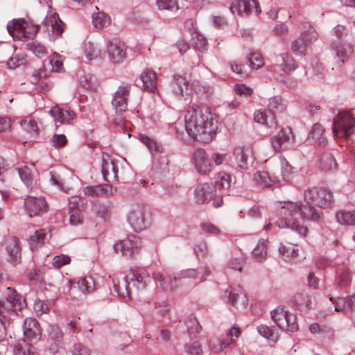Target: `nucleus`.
I'll return each instance as SVG.
<instances>
[{"label": "nucleus", "instance_id": "nucleus-60", "mask_svg": "<svg viewBox=\"0 0 355 355\" xmlns=\"http://www.w3.org/2000/svg\"><path fill=\"white\" fill-rule=\"evenodd\" d=\"M186 326L187 327V329L189 332L191 333H198L200 332V330L201 329V327L200 326V324L194 315H190L188 318V320L185 322Z\"/></svg>", "mask_w": 355, "mask_h": 355}, {"label": "nucleus", "instance_id": "nucleus-27", "mask_svg": "<svg viewBox=\"0 0 355 355\" xmlns=\"http://www.w3.org/2000/svg\"><path fill=\"white\" fill-rule=\"evenodd\" d=\"M101 171L105 180L110 182L117 178V168L109 157H103Z\"/></svg>", "mask_w": 355, "mask_h": 355}, {"label": "nucleus", "instance_id": "nucleus-32", "mask_svg": "<svg viewBox=\"0 0 355 355\" xmlns=\"http://www.w3.org/2000/svg\"><path fill=\"white\" fill-rule=\"evenodd\" d=\"M28 26V23L24 19H12L9 21L7 24V30L10 35L15 37V33L17 32L19 34L21 33L23 35H26V28Z\"/></svg>", "mask_w": 355, "mask_h": 355}, {"label": "nucleus", "instance_id": "nucleus-57", "mask_svg": "<svg viewBox=\"0 0 355 355\" xmlns=\"http://www.w3.org/2000/svg\"><path fill=\"white\" fill-rule=\"evenodd\" d=\"M20 124L22 129L30 134H35L37 131V123L34 119H25L21 121Z\"/></svg>", "mask_w": 355, "mask_h": 355}, {"label": "nucleus", "instance_id": "nucleus-8", "mask_svg": "<svg viewBox=\"0 0 355 355\" xmlns=\"http://www.w3.org/2000/svg\"><path fill=\"white\" fill-rule=\"evenodd\" d=\"M128 281L137 291H144L151 282L147 270L143 268L132 267L126 274Z\"/></svg>", "mask_w": 355, "mask_h": 355}, {"label": "nucleus", "instance_id": "nucleus-46", "mask_svg": "<svg viewBox=\"0 0 355 355\" xmlns=\"http://www.w3.org/2000/svg\"><path fill=\"white\" fill-rule=\"evenodd\" d=\"M191 43L192 46L199 51H204L207 49V42L204 35L196 32L192 34Z\"/></svg>", "mask_w": 355, "mask_h": 355}, {"label": "nucleus", "instance_id": "nucleus-21", "mask_svg": "<svg viewBox=\"0 0 355 355\" xmlns=\"http://www.w3.org/2000/svg\"><path fill=\"white\" fill-rule=\"evenodd\" d=\"M189 82L186 78L180 75H175L173 76V81L172 83L173 92L178 97H184L190 94L192 91Z\"/></svg>", "mask_w": 355, "mask_h": 355}, {"label": "nucleus", "instance_id": "nucleus-39", "mask_svg": "<svg viewBox=\"0 0 355 355\" xmlns=\"http://www.w3.org/2000/svg\"><path fill=\"white\" fill-rule=\"evenodd\" d=\"M286 110V104L281 96H275L269 99L268 110L270 114L275 116L276 112H283Z\"/></svg>", "mask_w": 355, "mask_h": 355}, {"label": "nucleus", "instance_id": "nucleus-58", "mask_svg": "<svg viewBox=\"0 0 355 355\" xmlns=\"http://www.w3.org/2000/svg\"><path fill=\"white\" fill-rule=\"evenodd\" d=\"M49 334L50 338L55 341V342H60L62 340L63 338V333L60 328L55 324H51L49 327Z\"/></svg>", "mask_w": 355, "mask_h": 355}, {"label": "nucleus", "instance_id": "nucleus-1", "mask_svg": "<svg viewBox=\"0 0 355 355\" xmlns=\"http://www.w3.org/2000/svg\"><path fill=\"white\" fill-rule=\"evenodd\" d=\"M305 205L298 202H284L281 203L279 214L282 217L276 223L280 228H288L302 236L306 235L308 229L297 219L319 221L322 218V212L313 205L320 208H329L334 203L332 193L322 188L308 189L304 191Z\"/></svg>", "mask_w": 355, "mask_h": 355}, {"label": "nucleus", "instance_id": "nucleus-34", "mask_svg": "<svg viewBox=\"0 0 355 355\" xmlns=\"http://www.w3.org/2000/svg\"><path fill=\"white\" fill-rule=\"evenodd\" d=\"M191 88L202 98H207L213 93V88L204 81H194L192 83Z\"/></svg>", "mask_w": 355, "mask_h": 355}, {"label": "nucleus", "instance_id": "nucleus-12", "mask_svg": "<svg viewBox=\"0 0 355 355\" xmlns=\"http://www.w3.org/2000/svg\"><path fill=\"white\" fill-rule=\"evenodd\" d=\"M217 196H218V194L216 192V189L214 184L210 182L198 184L194 191L196 202L199 204L207 203L211 200L215 201V199L217 198ZM214 202H213V203Z\"/></svg>", "mask_w": 355, "mask_h": 355}, {"label": "nucleus", "instance_id": "nucleus-30", "mask_svg": "<svg viewBox=\"0 0 355 355\" xmlns=\"http://www.w3.org/2000/svg\"><path fill=\"white\" fill-rule=\"evenodd\" d=\"M324 132L323 127L319 123H315L309 132L308 140L310 142L318 141V144L320 147L325 146L327 144V139L325 137H323Z\"/></svg>", "mask_w": 355, "mask_h": 355}, {"label": "nucleus", "instance_id": "nucleus-14", "mask_svg": "<svg viewBox=\"0 0 355 355\" xmlns=\"http://www.w3.org/2000/svg\"><path fill=\"white\" fill-rule=\"evenodd\" d=\"M294 137L290 128H282L270 139V144L275 151L288 148L293 143Z\"/></svg>", "mask_w": 355, "mask_h": 355}, {"label": "nucleus", "instance_id": "nucleus-29", "mask_svg": "<svg viewBox=\"0 0 355 355\" xmlns=\"http://www.w3.org/2000/svg\"><path fill=\"white\" fill-rule=\"evenodd\" d=\"M251 154L250 148L238 146L234 150V156L236 159V164L241 168L248 167V158Z\"/></svg>", "mask_w": 355, "mask_h": 355}, {"label": "nucleus", "instance_id": "nucleus-26", "mask_svg": "<svg viewBox=\"0 0 355 355\" xmlns=\"http://www.w3.org/2000/svg\"><path fill=\"white\" fill-rule=\"evenodd\" d=\"M209 275L210 270L209 267L205 266L197 270L189 268L182 270L178 275V278L180 279L184 278L200 279V282H203L205 280V277Z\"/></svg>", "mask_w": 355, "mask_h": 355}, {"label": "nucleus", "instance_id": "nucleus-17", "mask_svg": "<svg viewBox=\"0 0 355 355\" xmlns=\"http://www.w3.org/2000/svg\"><path fill=\"white\" fill-rule=\"evenodd\" d=\"M24 207L30 217L40 215L47 209V204L44 198L33 196H28L24 199Z\"/></svg>", "mask_w": 355, "mask_h": 355}, {"label": "nucleus", "instance_id": "nucleus-37", "mask_svg": "<svg viewBox=\"0 0 355 355\" xmlns=\"http://www.w3.org/2000/svg\"><path fill=\"white\" fill-rule=\"evenodd\" d=\"M257 331L261 336L273 343H276L279 340V331L275 327H268L261 324L257 327Z\"/></svg>", "mask_w": 355, "mask_h": 355}, {"label": "nucleus", "instance_id": "nucleus-51", "mask_svg": "<svg viewBox=\"0 0 355 355\" xmlns=\"http://www.w3.org/2000/svg\"><path fill=\"white\" fill-rule=\"evenodd\" d=\"M27 48L38 58H42L46 54L45 46L36 41L27 44Z\"/></svg>", "mask_w": 355, "mask_h": 355}, {"label": "nucleus", "instance_id": "nucleus-45", "mask_svg": "<svg viewBox=\"0 0 355 355\" xmlns=\"http://www.w3.org/2000/svg\"><path fill=\"white\" fill-rule=\"evenodd\" d=\"M336 217L337 221L342 225H355V211H339Z\"/></svg>", "mask_w": 355, "mask_h": 355}, {"label": "nucleus", "instance_id": "nucleus-18", "mask_svg": "<svg viewBox=\"0 0 355 355\" xmlns=\"http://www.w3.org/2000/svg\"><path fill=\"white\" fill-rule=\"evenodd\" d=\"M329 300L334 304V311L348 313L355 310V295L334 298L329 295Z\"/></svg>", "mask_w": 355, "mask_h": 355}, {"label": "nucleus", "instance_id": "nucleus-3", "mask_svg": "<svg viewBox=\"0 0 355 355\" xmlns=\"http://www.w3.org/2000/svg\"><path fill=\"white\" fill-rule=\"evenodd\" d=\"M131 87V85L122 83L114 94L112 101V105L116 112V116L113 119L114 123L121 128L126 126L128 122L124 114L127 112Z\"/></svg>", "mask_w": 355, "mask_h": 355}, {"label": "nucleus", "instance_id": "nucleus-52", "mask_svg": "<svg viewBox=\"0 0 355 355\" xmlns=\"http://www.w3.org/2000/svg\"><path fill=\"white\" fill-rule=\"evenodd\" d=\"M101 54L102 51L97 45H94L89 42L86 46L85 55L88 60H92L93 59L98 58L101 56Z\"/></svg>", "mask_w": 355, "mask_h": 355}, {"label": "nucleus", "instance_id": "nucleus-54", "mask_svg": "<svg viewBox=\"0 0 355 355\" xmlns=\"http://www.w3.org/2000/svg\"><path fill=\"white\" fill-rule=\"evenodd\" d=\"M351 282V274L348 269L342 268L338 277V285L340 287L345 288Z\"/></svg>", "mask_w": 355, "mask_h": 355}, {"label": "nucleus", "instance_id": "nucleus-42", "mask_svg": "<svg viewBox=\"0 0 355 355\" xmlns=\"http://www.w3.org/2000/svg\"><path fill=\"white\" fill-rule=\"evenodd\" d=\"M298 251L297 247L292 244L281 245L279 248V254L286 261L297 257Z\"/></svg>", "mask_w": 355, "mask_h": 355}, {"label": "nucleus", "instance_id": "nucleus-43", "mask_svg": "<svg viewBox=\"0 0 355 355\" xmlns=\"http://www.w3.org/2000/svg\"><path fill=\"white\" fill-rule=\"evenodd\" d=\"M17 171L21 180L26 187L32 188L35 184V181L31 169L28 166H24L21 168H17Z\"/></svg>", "mask_w": 355, "mask_h": 355}, {"label": "nucleus", "instance_id": "nucleus-25", "mask_svg": "<svg viewBox=\"0 0 355 355\" xmlns=\"http://www.w3.org/2000/svg\"><path fill=\"white\" fill-rule=\"evenodd\" d=\"M6 251L12 263H17L21 257L19 241L16 236L8 237L6 241Z\"/></svg>", "mask_w": 355, "mask_h": 355}, {"label": "nucleus", "instance_id": "nucleus-15", "mask_svg": "<svg viewBox=\"0 0 355 355\" xmlns=\"http://www.w3.org/2000/svg\"><path fill=\"white\" fill-rule=\"evenodd\" d=\"M193 162L197 171L202 175H206L211 171L212 164L210 158L202 148H198L193 154Z\"/></svg>", "mask_w": 355, "mask_h": 355}, {"label": "nucleus", "instance_id": "nucleus-63", "mask_svg": "<svg viewBox=\"0 0 355 355\" xmlns=\"http://www.w3.org/2000/svg\"><path fill=\"white\" fill-rule=\"evenodd\" d=\"M250 65L255 69H259L263 65L262 56L259 53H251L248 58Z\"/></svg>", "mask_w": 355, "mask_h": 355}, {"label": "nucleus", "instance_id": "nucleus-33", "mask_svg": "<svg viewBox=\"0 0 355 355\" xmlns=\"http://www.w3.org/2000/svg\"><path fill=\"white\" fill-rule=\"evenodd\" d=\"M112 203L110 200L102 202H97L94 206V211L96 216L101 218L104 220H107L111 214Z\"/></svg>", "mask_w": 355, "mask_h": 355}, {"label": "nucleus", "instance_id": "nucleus-24", "mask_svg": "<svg viewBox=\"0 0 355 355\" xmlns=\"http://www.w3.org/2000/svg\"><path fill=\"white\" fill-rule=\"evenodd\" d=\"M23 329L24 336L29 340L37 339L42 334L39 322L32 318L25 320Z\"/></svg>", "mask_w": 355, "mask_h": 355}, {"label": "nucleus", "instance_id": "nucleus-36", "mask_svg": "<svg viewBox=\"0 0 355 355\" xmlns=\"http://www.w3.org/2000/svg\"><path fill=\"white\" fill-rule=\"evenodd\" d=\"M254 180L259 186L263 187H271L275 184L277 180L275 177H272L266 171H257L254 175Z\"/></svg>", "mask_w": 355, "mask_h": 355}, {"label": "nucleus", "instance_id": "nucleus-56", "mask_svg": "<svg viewBox=\"0 0 355 355\" xmlns=\"http://www.w3.org/2000/svg\"><path fill=\"white\" fill-rule=\"evenodd\" d=\"M157 6L160 10H173L178 9L176 0H157Z\"/></svg>", "mask_w": 355, "mask_h": 355}, {"label": "nucleus", "instance_id": "nucleus-2", "mask_svg": "<svg viewBox=\"0 0 355 355\" xmlns=\"http://www.w3.org/2000/svg\"><path fill=\"white\" fill-rule=\"evenodd\" d=\"M184 121L186 131L194 140L209 143L215 137L217 121H214L208 106L202 105L190 107L184 116Z\"/></svg>", "mask_w": 355, "mask_h": 355}, {"label": "nucleus", "instance_id": "nucleus-6", "mask_svg": "<svg viewBox=\"0 0 355 355\" xmlns=\"http://www.w3.org/2000/svg\"><path fill=\"white\" fill-rule=\"evenodd\" d=\"M272 320L279 329L285 331L295 332L298 329L297 316L283 306H278L270 312Z\"/></svg>", "mask_w": 355, "mask_h": 355}, {"label": "nucleus", "instance_id": "nucleus-31", "mask_svg": "<svg viewBox=\"0 0 355 355\" xmlns=\"http://www.w3.org/2000/svg\"><path fill=\"white\" fill-rule=\"evenodd\" d=\"M269 241L266 239H260L256 247L252 251L253 258L259 262H263L267 259V248Z\"/></svg>", "mask_w": 355, "mask_h": 355}, {"label": "nucleus", "instance_id": "nucleus-62", "mask_svg": "<svg viewBox=\"0 0 355 355\" xmlns=\"http://www.w3.org/2000/svg\"><path fill=\"white\" fill-rule=\"evenodd\" d=\"M71 259L69 256L65 254H60L55 256L52 261V265L55 268H60L62 266L69 263Z\"/></svg>", "mask_w": 355, "mask_h": 355}, {"label": "nucleus", "instance_id": "nucleus-41", "mask_svg": "<svg viewBox=\"0 0 355 355\" xmlns=\"http://www.w3.org/2000/svg\"><path fill=\"white\" fill-rule=\"evenodd\" d=\"M113 287L114 291L119 296L122 297L123 298L128 297L130 293V288L129 281H128L127 277H124L123 282L121 285L119 282H116L115 279H113Z\"/></svg>", "mask_w": 355, "mask_h": 355}, {"label": "nucleus", "instance_id": "nucleus-53", "mask_svg": "<svg viewBox=\"0 0 355 355\" xmlns=\"http://www.w3.org/2000/svg\"><path fill=\"white\" fill-rule=\"evenodd\" d=\"M320 164L324 170H331L336 168V162L334 157L329 153H324L322 155Z\"/></svg>", "mask_w": 355, "mask_h": 355}, {"label": "nucleus", "instance_id": "nucleus-38", "mask_svg": "<svg viewBox=\"0 0 355 355\" xmlns=\"http://www.w3.org/2000/svg\"><path fill=\"white\" fill-rule=\"evenodd\" d=\"M233 343L232 338L220 340L218 338H211L209 343V349L213 353H219L226 348L229 345Z\"/></svg>", "mask_w": 355, "mask_h": 355}, {"label": "nucleus", "instance_id": "nucleus-59", "mask_svg": "<svg viewBox=\"0 0 355 355\" xmlns=\"http://www.w3.org/2000/svg\"><path fill=\"white\" fill-rule=\"evenodd\" d=\"M69 223L73 226H78L83 223V217L81 211L78 209L69 211Z\"/></svg>", "mask_w": 355, "mask_h": 355}, {"label": "nucleus", "instance_id": "nucleus-19", "mask_svg": "<svg viewBox=\"0 0 355 355\" xmlns=\"http://www.w3.org/2000/svg\"><path fill=\"white\" fill-rule=\"evenodd\" d=\"M330 49L332 55L339 59L342 64L349 58L353 52L352 46L349 43L341 41L332 42Z\"/></svg>", "mask_w": 355, "mask_h": 355}, {"label": "nucleus", "instance_id": "nucleus-64", "mask_svg": "<svg viewBox=\"0 0 355 355\" xmlns=\"http://www.w3.org/2000/svg\"><path fill=\"white\" fill-rule=\"evenodd\" d=\"M178 278L176 277H166L164 283L162 284V289L164 291H173L178 287L177 284Z\"/></svg>", "mask_w": 355, "mask_h": 355}, {"label": "nucleus", "instance_id": "nucleus-7", "mask_svg": "<svg viewBox=\"0 0 355 355\" xmlns=\"http://www.w3.org/2000/svg\"><path fill=\"white\" fill-rule=\"evenodd\" d=\"M141 246V239L135 235L129 236L126 239L117 241L114 245V251L122 256L132 259L139 252Z\"/></svg>", "mask_w": 355, "mask_h": 355}, {"label": "nucleus", "instance_id": "nucleus-50", "mask_svg": "<svg viewBox=\"0 0 355 355\" xmlns=\"http://www.w3.org/2000/svg\"><path fill=\"white\" fill-rule=\"evenodd\" d=\"M46 236V230L44 229L36 231L34 235L30 237V244L32 248H36L38 245L42 244Z\"/></svg>", "mask_w": 355, "mask_h": 355}, {"label": "nucleus", "instance_id": "nucleus-47", "mask_svg": "<svg viewBox=\"0 0 355 355\" xmlns=\"http://www.w3.org/2000/svg\"><path fill=\"white\" fill-rule=\"evenodd\" d=\"M309 42L300 37L295 39L291 44L293 52L297 56H304L306 53V46Z\"/></svg>", "mask_w": 355, "mask_h": 355}, {"label": "nucleus", "instance_id": "nucleus-10", "mask_svg": "<svg viewBox=\"0 0 355 355\" xmlns=\"http://www.w3.org/2000/svg\"><path fill=\"white\" fill-rule=\"evenodd\" d=\"M127 219L135 232H141L145 230L148 225L144 209L140 206L132 207L127 215Z\"/></svg>", "mask_w": 355, "mask_h": 355}, {"label": "nucleus", "instance_id": "nucleus-20", "mask_svg": "<svg viewBox=\"0 0 355 355\" xmlns=\"http://www.w3.org/2000/svg\"><path fill=\"white\" fill-rule=\"evenodd\" d=\"M225 296L227 297L228 303L233 306H236L239 302L243 308L248 305L246 295L239 286L228 288L225 291Z\"/></svg>", "mask_w": 355, "mask_h": 355}, {"label": "nucleus", "instance_id": "nucleus-5", "mask_svg": "<svg viewBox=\"0 0 355 355\" xmlns=\"http://www.w3.org/2000/svg\"><path fill=\"white\" fill-rule=\"evenodd\" d=\"M333 131L337 137L347 138L355 132V117L349 112H339L333 121Z\"/></svg>", "mask_w": 355, "mask_h": 355}, {"label": "nucleus", "instance_id": "nucleus-13", "mask_svg": "<svg viewBox=\"0 0 355 355\" xmlns=\"http://www.w3.org/2000/svg\"><path fill=\"white\" fill-rule=\"evenodd\" d=\"M107 51L110 60L113 63L121 62L125 57L126 46L118 39H112L107 42Z\"/></svg>", "mask_w": 355, "mask_h": 355}, {"label": "nucleus", "instance_id": "nucleus-9", "mask_svg": "<svg viewBox=\"0 0 355 355\" xmlns=\"http://www.w3.org/2000/svg\"><path fill=\"white\" fill-rule=\"evenodd\" d=\"M44 31L48 33L50 40H55L60 36L64 30V24L57 13H48L42 22Z\"/></svg>", "mask_w": 355, "mask_h": 355}, {"label": "nucleus", "instance_id": "nucleus-22", "mask_svg": "<svg viewBox=\"0 0 355 355\" xmlns=\"http://www.w3.org/2000/svg\"><path fill=\"white\" fill-rule=\"evenodd\" d=\"M144 89L149 92H155L157 90V77L155 72L151 69H146L140 75Z\"/></svg>", "mask_w": 355, "mask_h": 355}, {"label": "nucleus", "instance_id": "nucleus-61", "mask_svg": "<svg viewBox=\"0 0 355 355\" xmlns=\"http://www.w3.org/2000/svg\"><path fill=\"white\" fill-rule=\"evenodd\" d=\"M184 348L187 352L191 355H201L203 353L202 347L198 342L187 344Z\"/></svg>", "mask_w": 355, "mask_h": 355}, {"label": "nucleus", "instance_id": "nucleus-35", "mask_svg": "<svg viewBox=\"0 0 355 355\" xmlns=\"http://www.w3.org/2000/svg\"><path fill=\"white\" fill-rule=\"evenodd\" d=\"M279 57L281 60L278 61V64L284 72L291 73L298 67L295 60L290 54L286 53H282Z\"/></svg>", "mask_w": 355, "mask_h": 355}, {"label": "nucleus", "instance_id": "nucleus-44", "mask_svg": "<svg viewBox=\"0 0 355 355\" xmlns=\"http://www.w3.org/2000/svg\"><path fill=\"white\" fill-rule=\"evenodd\" d=\"M34 347L25 340H19L15 345L13 352L15 355H31Z\"/></svg>", "mask_w": 355, "mask_h": 355}, {"label": "nucleus", "instance_id": "nucleus-23", "mask_svg": "<svg viewBox=\"0 0 355 355\" xmlns=\"http://www.w3.org/2000/svg\"><path fill=\"white\" fill-rule=\"evenodd\" d=\"M73 284H76L78 290L83 294L90 293L96 288L94 280L92 277L79 278L74 281H68L67 284L68 292L70 291Z\"/></svg>", "mask_w": 355, "mask_h": 355}, {"label": "nucleus", "instance_id": "nucleus-16", "mask_svg": "<svg viewBox=\"0 0 355 355\" xmlns=\"http://www.w3.org/2000/svg\"><path fill=\"white\" fill-rule=\"evenodd\" d=\"M232 178L230 175L222 173H219L217 180L215 182L214 186L216 189V192L218 196L215 199L214 206L215 207H220L223 203V196L227 194V189L231 186Z\"/></svg>", "mask_w": 355, "mask_h": 355}, {"label": "nucleus", "instance_id": "nucleus-55", "mask_svg": "<svg viewBox=\"0 0 355 355\" xmlns=\"http://www.w3.org/2000/svg\"><path fill=\"white\" fill-rule=\"evenodd\" d=\"M85 204V200L78 196H71L69 198V210L78 209L82 211Z\"/></svg>", "mask_w": 355, "mask_h": 355}, {"label": "nucleus", "instance_id": "nucleus-40", "mask_svg": "<svg viewBox=\"0 0 355 355\" xmlns=\"http://www.w3.org/2000/svg\"><path fill=\"white\" fill-rule=\"evenodd\" d=\"M254 119L255 122L268 125V127H272L277 123L274 115L267 114L266 112L262 110H257L254 112Z\"/></svg>", "mask_w": 355, "mask_h": 355}, {"label": "nucleus", "instance_id": "nucleus-11", "mask_svg": "<svg viewBox=\"0 0 355 355\" xmlns=\"http://www.w3.org/2000/svg\"><path fill=\"white\" fill-rule=\"evenodd\" d=\"M230 10L233 14L236 13L239 16H248L253 12L256 15L261 12V8L257 0H239L233 2Z\"/></svg>", "mask_w": 355, "mask_h": 355}, {"label": "nucleus", "instance_id": "nucleus-4", "mask_svg": "<svg viewBox=\"0 0 355 355\" xmlns=\"http://www.w3.org/2000/svg\"><path fill=\"white\" fill-rule=\"evenodd\" d=\"M26 305L25 300L14 289L7 287L6 297L0 300V319L6 320L8 316L17 314V311Z\"/></svg>", "mask_w": 355, "mask_h": 355}, {"label": "nucleus", "instance_id": "nucleus-49", "mask_svg": "<svg viewBox=\"0 0 355 355\" xmlns=\"http://www.w3.org/2000/svg\"><path fill=\"white\" fill-rule=\"evenodd\" d=\"M92 23L97 28H103L110 23V17L105 12H98L92 17Z\"/></svg>", "mask_w": 355, "mask_h": 355}, {"label": "nucleus", "instance_id": "nucleus-28", "mask_svg": "<svg viewBox=\"0 0 355 355\" xmlns=\"http://www.w3.org/2000/svg\"><path fill=\"white\" fill-rule=\"evenodd\" d=\"M49 114L54 118L56 123L59 122L60 123H69L75 116L74 112L61 109L58 106L53 107L50 110Z\"/></svg>", "mask_w": 355, "mask_h": 355}, {"label": "nucleus", "instance_id": "nucleus-48", "mask_svg": "<svg viewBox=\"0 0 355 355\" xmlns=\"http://www.w3.org/2000/svg\"><path fill=\"white\" fill-rule=\"evenodd\" d=\"M83 192L86 196L98 197L107 193V189L102 185L87 186L83 189Z\"/></svg>", "mask_w": 355, "mask_h": 355}]
</instances>
